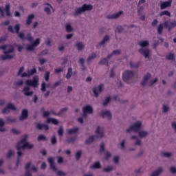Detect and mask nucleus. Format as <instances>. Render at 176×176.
<instances>
[{
    "label": "nucleus",
    "instance_id": "1",
    "mask_svg": "<svg viewBox=\"0 0 176 176\" xmlns=\"http://www.w3.org/2000/svg\"><path fill=\"white\" fill-rule=\"evenodd\" d=\"M28 135H25V137L17 143L16 149L18 150L17 155L19 157L23 156V153L21 152V149H32L34 148V144H30L28 142H27V138Z\"/></svg>",
    "mask_w": 176,
    "mask_h": 176
},
{
    "label": "nucleus",
    "instance_id": "2",
    "mask_svg": "<svg viewBox=\"0 0 176 176\" xmlns=\"http://www.w3.org/2000/svg\"><path fill=\"white\" fill-rule=\"evenodd\" d=\"M96 134H98V136L97 135L89 136L88 139L85 140L86 145H89V144H91L94 142L95 138H102L104 135V129H101V127L100 126H98L96 131Z\"/></svg>",
    "mask_w": 176,
    "mask_h": 176
},
{
    "label": "nucleus",
    "instance_id": "3",
    "mask_svg": "<svg viewBox=\"0 0 176 176\" xmlns=\"http://www.w3.org/2000/svg\"><path fill=\"white\" fill-rule=\"evenodd\" d=\"M92 10L93 6H91V4H83L81 7L76 8L74 16H78V14H82V13H83L84 12H87Z\"/></svg>",
    "mask_w": 176,
    "mask_h": 176
},
{
    "label": "nucleus",
    "instance_id": "4",
    "mask_svg": "<svg viewBox=\"0 0 176 176\" xmlns=\"http://www.w3.org/2000/svg\"><path fill=\"white\" fill-rule=\"evenodd\" d=\"M133 78H134V72L130 70L125 71L122 75V79L126 83H131Z\"/></svg>",
    "mask_w": 176,
    "mask_h": 176
},
{
    "label": "nucleus",
    "instance_id": "5",
    "mask_svg": "<svg viewBox=\"0 0 176 176\" xmlns=\"http://www.w3.org/2000/svg\"><path fill=\"white\" fill-rule=\"evenodd\" d=\"M13 52H14V47H13L12 45H10V49L8 50L3 51L5 55L1 56V60H12V58L14 57V55H9V53H13Z\"/></svg>",
    "mask_w": 176,
    "mask_h": 176
},
{
    "label": "nucleus",
    "instance_id": "6",
    "mask_svg": "<svg viewBox=\"0 0 176 176\" xmlns=\"http://www.w3.org/2000/svg\"><path fill=\"white\" fill-rule=\"evenodd\" d=\"M141 126H142V124L140 122H138L130 128L126 129V133H130V131H134V133H139L140 130H141Z\"/></svg>",
    "mask_w": 176,
    "mask_h": 176
},
{
    "label": "nucleus",
    "instance_id": "7",
    "mask_svg": "<svg viewBox=\"0 0 176 176\" xmlns=\"http://www.w3.org/2000/svg\"><path fill=\"white\" fill-rule=\"evenodd\" d=\"M38 82L39 78L38 76H34L32 80H27L25 81V85H27V86H32V87H36V86H38Z\"/></svg>",
    "mask_w": 176,
    "mask_h": 176
},
{
    "label": "nucleus",
    "instance_id": "8",
    "mask_svg": "<svg viewBox=\"0 0 176 176\" xmlns=\"http://www.w3.org/2000/svg\"><path fill=\"white\" fill-rule=\"evenodd\" d=\"M18 36L21 41H25V39L29 42H32V41H34V37L31 36V33H28L25 37V35L23 32H20L18 34Z\"/></svg>",
    "mask_w": 176,
    "mask_h": 176
},
{
    "label": "nucleus",
    "instance_id": "9",
    "mask_svg": "<svg viewBox=\"0 0 176 176\" xmlns=\"http://www.w3.org/2000/svg\"><path fill=\"white\" fill-rule=\"evenodd\" d=\"M164 26L166 28H168V31H171V30H173V28H175L176 27V21H172L171 22H170L169 25H168V21H165L164 22Z\"/></svg>",
    "mask_w": 176,
    "mask_h": 176
},
{
    "label": "nucleus",
    "instance_id": "10",
    "mask_svg": "<svg viewBox=\"0 0 176 176\" xmlns=\"http://www.w3.org/2000/svg\"><path fill=\"white\" fill-rule=\"evenodd\" d=\"M10 109L11 111H16V107L12 103L7 104V107L3 109L2 112L3 113H9Z\"/></svg>",
    "mask_w": 176,
    "mask_h": 176
},
{
    "label": "nucleus",
    "instance_id": "11",
    "mask_svg": "<svg viewBox=\"0 0 176 176\" xmlns=\"http://www.w3.org/2000/svg\"><path fill=\"white\" fill-rule=\"evenodd\" d=\"M82 112L84 118H86L87 116V113H93V107L87 105L82 108Z\"/></svg>",
    "mask_w": 176,
    "mask_h": 176
},
{
    "label": "nucleus",
    "instance_id": "12",
    "mask_svg": "<svg viewBox=\"0 0 176 176\" xmlns=\"http://www.w3.org/2000/svg\"><path fill=\"white\" fill-rule=\"evenodd\" d=\"M102 87H104V85L101 84L98 87L93 88L92 91L95 97H98V94L102 91Z\"/></svg>",
    "mask_w": 176,
    "mask_h": 176
},
{
    "label": "nucleus",
    "instance_id": "13",
    "mask_svg": "<svg viewBox=\"0 0 176 176\" xmlns=\"http://www.w3.org/2000/svg\"><path fill=\"white\" fill-rule=\"evenodd\" d=\"M171 3H173V0H168V1H161V10H163V9H167V8H170L171 6Z\"/></svg>",
    "mask_w": 176,
    "mask_h": 176
},
{
    "label": "nucleus",
    "instance_id": "14",
    "mask_svg": "<svg viewBox=\"0 0 176 176\" xmlns=\"http://www.w3.org/2000/svg\"><path fill=\"white\" fill-rule=\"evenodd\" d=\"M48 163H50L51 170L53 171H57V168L56 167L54 164V159H53V157L48 158Z\"/></svg>",
    "mask_w": 176,
    "mask_h": 176
},
{
    "label": "nucleus",
    "instance_id": "15",
    "mask_svg": "<svg viewBox=\"0 0 176 176\" xmlns=\"http://www.w3.org/2000/svg\"><path fill=\"white\" fill-rule=\"evenodd\" d=\"M139 53L142 54L146 58L149 57V49L141 48L139 50Z\"/></svg>",
    "mask_w": 176,
    "mask_h": 176
},
{
    "label": "nucleus",
    "instance_id": "16",
    "mask_svg": "<svg viewBox=\"0 0 176 176\" xmlns=\"http://www.w3.org/2000/svg\"><path fill=\"white\" fill-rule=\"evenodd\" d=\"M100 116L101 118H108L109 120H111V118H112V114L111 113V111H102L100 113Z\"/></svg>",
    "mask_w": 176,
    "mask_h": 176
},
{
    "label": "nucleus",
    "instance_id": "17",
    "mask_svg": "<svg viewBox=\"0 0 176 176\" xmlns=\"http://www.w3.org/2000/svg\"><path fill=\"white\" fill-rule=\"evenodd\" d=\"M27 118H28V110L24 109L23 110H22L19 120H25Z\"/></svg>",
    "mask_w": 176,
    "mask_h": 176
},
{
    "label": "nucleus",
    "instance_id": "18",
    "mask_svg": "<svg viewBox=\"0 0 176 176\" xmlns=\"http://www.w3.org/2000/svg\"><path fill=\"white\" fill-rule=\"evenodd\" d=\"M36 127L37 130H42L43 129H44V130L45 131H47V130H49V126L48 125L42 124L41 123H37L36 124Z\"/></svg>",
    "mask_w": 176,
    "mask_h": 176
},
{
    "label": "nucleus",
    "instance_id": "19",
    "mask_svg": "<svg viewBox=\"0 0 176 176\" xmlns=\"http://www.w3.org/2000/svg\"><path fill=\"white\" fill-rule=\"evenodd\" d=\"M151 74L148 73L147 74H146L143 80L141 82L142 86H146V83L148 82V80L151 78Z\"/></svg>",
    "mask_w": 176,
    "mask_h": 176
},
{
    "label": "nucleus",
    "instance_id": "20",
    "mask_svg": "<svg viewBox=\"0 0 176 176\" xmlns=\"http://www.w3.org/2000/svg\"><path fill=\"white\" fill-rule=\"evenodd\" d=\"M23 91L25 94V96H32L34 94V91H30V87H25L23 89Z\"/></svg>",
    "mask_w": 176,
    "mask_h": 176
},
{
    "label": "nucleus",
    "instance_id": "21",
    "mask_svg": "<svg viewBox=\"0 0 176 176\" xmlns=\"http://www.w3.org/2000/svg\"><path fill=\"white\" fill-rule=\"evenodd\" d=\"M122 14H123V11H120L114 14L107 16V19H118Z\"/></svg>",
    "mask_w": 176,
    "mask_h": 176
},
{
    "label": "nucleus",
    "instance_id": "22",
    "mask_svg": "<svg viewBox=\"0 0 176 176\" xmlns=\"http://www.w3.org/2000/svg\"><path fill=\"white\" fill-rule=\"evenodd\" d=\"M35 16L34 14H30L28 16V19L26 20V25H31V23H32V20H34V18Z\"/></svg>",
    "mask_w": 176,
    "mask_h": 176
},
{
    "label": "nucleus",
    "instance_id": "23",
    "mask_svg": "<svg viewBox=\"0 0 176 176\" xmlns=\"http://www.w3.org/2000/svg\"><path fill=\"white\" fill-rule=\"evenodd\" d=\"M162 171H163V169L162 168V167H160L157 168V170L153 172L151 174V176H159Z\"/></svg>",
    "mask_w": 176,
    "mask_h": 176
},
{
    "label": "nucleus",
    "instance_id": "24",
    "mask_svg": "<svg viewBox=\"0 0 176 176\" xmlns=\"http://www.w3.org/2000/svg\"><path fill=\"white\" fill-rule=\"evenodd\" d=\"M47 123H52V124L57 126V124H58V120L54 118H47Z\"/></svg>",
    "mask_w": 176,
    "mask_h": 176
},
{
    "label": "nucleus",
    "instance_id": "25",
    "mask_svg": "<svg viewBox=\"0 0 176 176\" xmlns=\"http://www.w3.org/2000/svg\"><path fill=\"white\" fill-rule=\"evenodd\" d=\"M78 131H79V128H72L67 130V134L69 135H70V134H75Z\"/></svg>",
    "mask_w": 176,
    "mask_h": 176
},
{
    "label": "nucleus",
    "instance_id": "26",
    "mask_svg": "<svg viewBox=\"0 0 176 176\" xmlns=\"http://www.w3.org/2000/svg\"><path fill=\"white\" fill-rule=\"evenodd\" d=\"M6 16H10V4L6 5L5 9Z\"/></svg>",
    "mask_w": 176,
    "mask_h": 176
},
{
    "label": "nucleus",
    "instance_id": "27",
    "mask_svg": "<svg viewBox=\"0 0 176 176\" xmlns=\"http://www.w3.org/2000/svg\"><path fill=\"white\" fill-rule=\"evenodd\" d=\"M139 45L141 47H146L149 46V42L148 41H142L139 43Z\"/></svg>",
    "mask_w": 176,
    "mask_h": 176
},
{
    "label": "nucleus",
    "instance_id": "28",
    "mask_svg": "<svg viewBox=\"0 0 176 176\" xmlns=\"http://www.w3.org/2000/svg\"><path fill=\"white\" fill-rule=\"evenodd\" d=\"M108 41H109V36L107 35L103 38L102 41L99 43V46H102V45H104Z\"/></svg>",
    "mask_w": 176,
    "mask_h": 176
},
{
    "label": "nucleus",
    "instance_id": "29",
    "mask_svg": "<svg viewBox=\"0 0 176 176\" xmlns=\"http://www.w3.org/2000/svg\"><path fill=\"white\" fill-rule=\"evenodd\" d=\"M160 16L162 17V16H168V17H171V13H170L168 10L162 11L160 13Z\"/></svg>",
    "mask_w": 176,
    "mask_h": 176
},
{
    "label": "nucleus",
    "instance_id": "30",
    "mask_svg": "<svg viewBox=\"0 0 176 176\" xmlns=\"http://www.w3.org/2000/svg\"><path fill=\"white\" fill-rule=\"evenodd\" d=\"M76 46L79 52H80V50H83L85 47V45H83V43L81 42L77 43Z\"/></svg>",
    "mask_w": 176,
    "mask_h": 176
},
{
    "label": "nucleus",
    "instance_id": "31",
    "mask_svg": "<svg viewBox=\"0 0 176 176\" xmlns=\"http://www.w3.org/2000/svg\"><path fill=\"white\" fill-rule=\"evenodd\" d=\"M90 168H101V164L99 162H96L90 166Z\"/></svg>",
    "mask_w": 176,
    "mask_h": 176
},
{
    "label": "nucleus",
    "instance_id": "32",
    "mask_svg": "<svg viewBox=\"0 0 176 176\" xmlns=\"http://www.w3.org/2000/svg\"><path fill=\"white\" fill-rule=\"evenodd\" d=\"M140 62H130V67L131 68H138L140 67Z\"/></svg>",
    "mask_w": 176,
    "mask_h": 176
},
{
    "label": "nucleus",
    "instance_id": "33",
    "mask_svg": "<svg viewBox=\"0 0 176 176\" xmlns=\"http://www.w3.org/2000/svg\"><path fill=\"white\" fill-rule=\"evenodd\" d=\"M105 64H107V67L109 66V65L108 64V58H104L102 59V60L99 62V65H105Z\"/></svg>",
    "mask_w": 176,
    "mask_h": 176
},
{
    "label": "nucleus",
    "instance_id": "34",
    "mask_svg": "<svg viewBox=\"0 0 176 176\" xmlns=\"http://www.w3.org/2000/svg\"><path fill=\"white\" fill-rule=\"evenodd\" d=\"M71 76H72V68L69 67L67 70V73L66 74L67 79H71Z\"/></svg>",
    "mask_w": 176,
    "mask_h": 176
},
{
    "label": "nucleus",
    "instance_id": "35",
    "mask_svg": "<svg viewBox=\"0 0 176 176\" xmlns=\"http://www.w3.org/2000/svg\"><path fill=\"white\" fill-rule=\"evenodd\" d=\"M120 53H121L120 50H116L113 51L112 54L108 55L107 58H111V57H112L113 54H120Z\"/></svg>",
    "mask_w": 176,
    "mask_h": 176
},
{
    "label": "nucleus",
    "instance_id": "36",
    "mask_svg": "<svg viewBox=\"0 0 176 176\" xmlns=\"http://www.w3.org/2000/svg\"><path fill=\"white\" fill-rule=\"evenodd\" d=\"M109 102H111V96H108L105 98L104 101L103 102L102 105L104 107H107V105H108V104H109Z\"/></svg>",
    "mask_w": 176,
    "mask_h": 176
},
{
    "label": "nucleus",
    "instance_id": "37",
    "mask_svg": "<svg viewBox=\"0 0 176 176\" xmlns=\"http://www.w3.org/2000/svg\"><path fill=\"white\" fill-rule=\"evenodd\" d=\"M138 138L135 135H133V136L131 137V140H137L135 143V145H141V140H138Z\"/></svg>",
    "mask_w": 176,
    "mask_h": 176
},
{
    "label": "nucleus",
    "instance_id": "38",
    "mask_svg": "<svg viewBox=\"0 0 176 176\" xmlns=\"http://www.w3.org/2000/svg\"><path fill=\"white\" fill-rule=\"evenodd\" d=\"M146 135H148V132L144 131H139V137L141 138H144V137H146Z\"/></svg>",
    "mask_w": 176,
    "mask_h": 176
},
{
    "label": "nucleus",
    "instance_id": "39",
    "mask_svg": "<svg viewBox=\"0 0 176 176\" xmlns=\"http://www.w3.org/2000/svg\"><path fill=\"white\" fill-rule=\"evenodd\" d=\"M37 141H47L46 136L43 135H39L37 138Z\"/></svg>",
    "mask_w": 176,
    "mask_h": 176
},
{
    "label": "nucleus",
    "instance_id": "40",
    "mask_svg": "<svg viewBox=\"0 0 176 176\" xmlns=\"http://www.w3.org/2000/svg\"><path fill=\"white\" fill-rule=\"evenodd\" d=\"M163 25H164V24H160V25H158L157 27V32L160 35H161V34L163 33Z\"/></svg>",
    "mask_w": 176,
    "mask_h": 176
},
{
    "label": "nucleus",
    "instance_id": "41",
    "mask_svg": "<svg viewBox=\"0 0 176 176\" xmlns=\"http://www.w3.org/2000/svg\"><path fill=\"white\" fill-rule=\"evenodd\" d=\"M75 141H76V137L69 138L66 140V142H68V144H71V142H75Z\"/></svg>",
    "mask_w": 176,
    "mask_h": 176
},
{
    "label": "nucleus",
    "instance_id": "42",
    "mask_svg": "<svg viewBox=\"0 0 176 176\" xmlns=\"http://www.w3.org/2000/svg\"><path fill=\"white\" fill-rule=\"evenodd\" d=\"M28 74H29V76H31L32 75H34V74H36V68H33L30 71H28Z\"/></svg>",
    "mask_w": 176,
    "mask_h": 176
},
{
    "label": "nucleus",
    "instance_id": "43",
    "mask_svg": "<svg viewBox=\"0 0 176 176\" xmlns=\"http://www.w3.org/2000/svg\"><path fill=\"white\" fill-rule=\"evenodd\" d=\"M67 32H72V26H71V24L68 23L65 26Z\"/></svg>",
    "mask_w": 176,
    "mask_h": 176
},
{
    "label": "nucleus",
    "instance_id": "44",
    "mask_svg": "<svg viewBox=\"0 0 176 176\" xmlns=\"http://www.w3.org/2000/svg\"><path fill=\"white\" fill-rule=\"evenodd\" d=\"M58 134L59 137H63L64 134V130L63 129V126H60L59 129L58 130Z\"/></svg>",
    "mask_w": 176,
    "mask_h": 176
},
{
    "label": "nucleus",
    "instance_id": "45",
    "mask_svg": "<svg viewBox=\"0 0 176 176\" xmlns=\"http://www.w3.org/2000/svg\"><path fill=\"white\" fill-rule=\"evenodd\" d=\"M81 156H82V151H78L75 155V157H76V160H79V159H80Z\"/></svg>",
    "mask_w": 176,
    "mask_h": 176
},
{
    "label": "nucleus",
    "instance_id": "46",
    "mask_svg": "<svg viewBox=\"0 0 176 176\" xmlns=\"http://www.w3.org/2000/svg\"><path fill=\"white\" fill-rule=\"evenodd\" d=\"M7 122L8 123H15L16 118H12V117H8V118H7Z\"/></svg>",
    "mask_w": 176,
    "mask_h": 176
},
{
    "label": "nucleus",
    "instance_id": "47",
    "mask_svg": "<svg viewBox=\"0 0 176 176\" xmlns=\"http://www.w3.org/2000/svg\"><path fill=\"white\" fill-rule=\"evenodd\" d=\"M50 78V72H46L45 74V80L46 82H49V78Z\"/></svg>",
    "mask_w": 176,
    "mask_h": 176
},
{
    "label": "nucleus",
    "instance_id": "48",
    "mask_svg": "<svg viewBox=\"0 0 176 176\" xmlns=\"http://www.w3.org/2000/svg\"><path fill=\"white\" fill-rule=\"evenodd\" d=\"M112 170H113V166H108L107 168H104L103 169V171L104 173H109V171H112Z\"/></svg>",
    "mask_w": 176,
    "mask_h": 176
},
{
    "label": "nucleus",
    "instance_id": "49",
    "mask_svg": "<svg viewBox=\"0 0 176 176\" xmlns=\"http://www.w3.org/2000/svg\"><path fill=\"white\" fill-rule=\"evenodd\" d=\"M97 57V55L96 54H92L91 56H89L87 58V61H91V60H94Z\"/></svg>",
    "mask_w": 176,
    "mask_h": 176
},
{
    "label": "nucleus",
    "instance_id": "50",
    "mask_svg": "<svg viewBox=\"0 0 176 176\" xmlns=\"http://www.w3.org/2000/svg\"><path fill=\"white\" fill-rule=\"evenodd\" d=\"M14 28L16 34H20V25L19 24L15 25Z\"/></svg>",
    "mask_w": 176,
    "mask_h": 176
},
{
    "label": "nucleus",
    "instance_id": "51",
    "mask_svg": "<svg viewBox=\"0 0 176 176\" xmlns=\"http://www.w3.org/2000/svg\"><path fill=\"white\" fill-rule=\"evenodd\" d=\"M35 49V47L33 44L29 45L26 47V50H28L29 52H31Z\"/></svg>",
    "mask_w": 176,
    "mask_h": 176
},
{
    "label": "nucleus",
    "instance_id": "52",
    "mask_svg": "<svg viewBox=\"0 0 176 176\" xmlns=\"http://www.w3.org/2000/svg\"><path fill=\"white\" fill-rule=\"evenodd\" d=\"M51 144L52 145H55V144H57V138H56L55 135H54L52 138H51Z\"/></svg>",
    "mask_w": 176,
    "mask_h": 176
},
{
    "label": "nucleus",
    "instance_id": "53",
    "mask_svg": "<svg viewBox=\"0 0 176 176\" xmlns=\"http://www.w3.org/2000/svg\"><path fill=\"white\" fill-rule=\"evenodd\" d=\"M13 155H14V152L12 150H9L7 153V158L10 159V157L13 156Z\"/></svg>",
    "mask_w": 176,
    "mask_h": 176
},
{
    "label": "nucleus",
    "instance_id": "54",
    "mask_svg": "<svg viewBox=\"0 0 176 176\" xmlns=\"http://www.w3.org/2000/svg\"><path fill=\"white\" fill-rule=\"evenodd\" d=\"M56 175H58V176H65V175H67V173H65L64 171H63V170H58L57 172H56Z\"/></svg>",
    "mask_w": 176,
    "mask_h": 176
},
{
    "label": "nucleus",
    "instance_id": "55",
    "mask_svg": "<svg viewBox=\"0 0 176 176\" xmlns=\"http://www.w3.org/2000/svg\"><path fill=\"white\" fill-rule=\"evenodd\" d=\"M104 151H105V144H104V142H102L100 144V148L99 150V152L102 153L104 152Z\"/></svg>",
    "mask_w": 176,
    "mask_h": 176
},
{
    "label": "nucleus",
    "instance_id": "56",
    "mask_svg": "<svg viewBox=\"0 0 176 176\" xmlns=\"http://www.w3.org/2000/svg\"><path fill=\"white\" fill-rule=\"evenodd\" d=\"M41 43V40L39 38H36L34 43H32V45H34V47H36V46H38L39 45V43Z\"/></svg>",
    "mask_w": 176,
    "mask_h": 176
},
{
    "label": "nucleus",
    "instance_id": "57",
    "mask_svg": "<svg viewBox=\"0 0 176 176\" xmlns=\"http://www.w3.org/2000/svg\"><path fill=\"white\" fill-rule=\"evenodd\" d=\"M124 29L123 27L122 26H118L116 30V32H118L119 34H120L121 32H123Z\"/></svg>",
    "mask_w": 176,
    "mask_h": 176
},
{
    "label": "nucleus",
    "instance_id": "58",
    "mask_svg": "<svg viewBox=\"0 0 176 176\" xmlns=\"http://www.w3.org/2000/svg\"><path fill=\"white\" fill-rule=\"evenodd\" d=\"M41 91H46V82H45L41 84Z\"/></svg>",
    "mask_w": 176,
    "mask_h": 176
},
{
    "label": "nucleus",
    "instance_id": "59",
    "mask_svg": "<svg viewBox=\"0 0 176 176\" xmlns=\"http://www.w3.org/2000/svg\"><path fill=\"white\" fill-rule=\"evenodd\" d=\"M109 157H111V153L106 152L104 153V159H105V160H108V159H109Z\"/></svg>",
    "mask_w": 176,
    "mask_h": 176
},
{
    "label": "nucleus",
    "instance_id": "60",
    "mask_svg": "<svg viewBox=\"0 0 176 176\" xmlns=\"http://www.w3.org/2000/svg\"><path fill=\"white\" fill-rule=\"evenodd\" d=\"M167 60H174V54H169L166 56Z\"/></svg>",
    "mask_w": 176,
    "mask_h": 176
},
{
    "label": "nucleus",
    "instance_id": "61",
    "mask_svg": "<svg viewBox=\"0 0 176 176\" xmlns=\"http://www.w3.org/2000/svg\"><path fill=\"white\" fill-rule=\"evenodd\" d=\"M11 133H12L13 134H16L17 135H19V134H21V132H20V131H17L15 129H12L11 130Z\"/></svg>",
    "mask_w": 176,
    "mask_h": 176
},
{
    "label": "nucleus",
    "instance_id": "62",
    "mask_svg": "<svg viewBox=\"0 0 176 176\" xmlns=\"http://www.w3.org/2000/svg\"><path fill=\"white\" fill-rule=\"evenodd\" d=\"M162 156H165V157H170L171 156V153L164 152L162 153Z\"/></svg>",
    "mask_w": 176,
    "mask_h": 176
},
{
    "label": "nucleus",
    "instance_id": "63",
    "mask_svg": "<svg viewBox=\"0 0 176 176\" xmlns=\"http://www.w3.org/2000/svg\"><path fill=\"white\" fill-rule=\"evenodd\" d=\"M23 83H24V82H23V80H19L18 82H16L14 83V85L15 86H22Z\"/></svg>",
    "mask_w": 176,
    "mask_h": 176
},
{
    "label": "nucleus",
    "instance_id": "64",
    "mask_svg": "<svg viewBox=\"0 0 176 176\" xmlns=\"http://www.w3.org/2000/svg\"><path fill=\"white\" fill-rule=\"evenodd\" d=\"M170 171L172 174H175L176 173V168L174 166H172L170 168Z\"/></svg>",
    "mask_w": 176,
    "mask_h": 176
}]
</instances>
